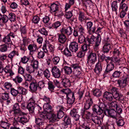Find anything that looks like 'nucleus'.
Masks as SVG:
<instances>
[{"label": "nucleus", "mask_w": 129, "mask_h": 129, "mask_svg": "<svg viewBox=\"0 0 129 129\" xmlns=\"http://www.w3.org/2000/svg\"><path fill=\"white\" fill-rule=\"evenodd\" d=\"M111 92L106 91L103 95V98L109 101H112L113 98L116 101H120L122 103L124 102V98L123 95L118 91V89L113 87L111 89Z\"/></svg>", "instance_id": "obj_1"}, {"label": "nucleus", "mask_w": 129, "mask_h": 129, "mask_svg": "<svg viewBox=\"0 0 129 129\" xmlns=\"http://www.w3.org/2000/svg\"><path fill=\"white\" fill-rule=\"evenodd\" d=\"M71 68H73V72L76 73V75H79L81 72V68L79 62L73 63L71 65V67L65 66L63 68L64 73L67 75H70L72 72Z\"/></svg>", "instance_id": "obj_2"}, {"label": "nucleus", "mask_w": 129, "mask_h": 129, "mask_svg": "<svg viewBox=\"0 0 129 129\" xmlns=\"http://www.w3.org/2000/svg\"><path fill=\"white\" fill-rule=\"evenodd\" d=\"M86 40L87 41L88 43V46L89 47L90 44H93L95 43V46H98L100 43L101 41V36L100 34H98L96 37L93 36H92L90 38H86Z\"/></svg>", "instance_id": "obj_3"}, {"label": "nucleus", "mask_w": 129, "mask_h": 129, "mask_svg": "<svg viewBox=\"0 0 129 129\" xmlns=\"http://www.w3.org/2000/svg\"><path fill=\"white\" fill-rule=\"evenodd\" d=\"M10 92L11 94L14 97H16L18 94L25 95L27 92V90L21 86H18L16 89L14 88H11Z\"/></svg>", "instance_id": "obj_4"}, {"label": "nucleus", "mask_w": 129, "mask_h": 129, "mask_svg": "<svg viewBox=\"0 0 129 129\" xmlns=\"http://www.w3.org/2000/svg\"><path fill=\"white\" fill-rule=\"evenodd\" d=\"M87 61L86 64L87 66H92L94 64L97 60V56L95 53L91 52L87 56Z\"/></svg>", "instance_id": "obj_5"}, {"label": "nucleus", "mask_w": 129, "mask_h": 129, "mask_svg": "<svg viewBox=\"0 0 129 129\" xmlns=\"http://www.w3.org/2000/svg\"><path fill=\"white\" fill-rule=\"evenodd\" d=\"M120 69L115 71L111 76V79L119 78L122 75V73L124 72V70L126 69L125 67H120Z\"/></svg>", "instance_id": "obj_6"}, {"label": "nucleus", "mask_w": 129, "mask_h": 129, "mask_svg": "<svg viewBox=\"0 0 129 129\" xmlns=\"http://www.w3.org/2000/svg\"><path fill=\"white\" fill-rule=\"evenodd\" d=\"M86 101L84 104V110H87L89 109L93 104V101L91 96L88 95V97L87 96Z\"/></svg>", "instance_id": "obj_7"}, {"label": "nucleus", "mask_w": 129, "mask_h": 129, "mask_svg": "<svg viewBox=\"0 0 129 129\" xmlns=\"http://www.w3.org/2000/svg\"><path fill=\"white\" fill-rule=\"evenodd\" d=\"M51 72L53 76L55 78H58L60 77L61 72L56 66H54L52 68Z\"/></svg>", "instance_id": "obj_8"}, {"label": "nucleus", "mask_w": 129, "mask_h": 129, "mask_svg": "<svg viewBox=\"0 0 129 129\" xmlns=\"http://www.w3.org/2000/svg\"><path fill=\"white\" fill-rule=\"evenodd\" d=\"M14 114L15 115H21L24 114V113L22 112L19 108V106L18 103H16L13 106L12 108Z\"/></svg>", "instance_id": "obj_9"}, {"label": "nucleus", "mask_w": 129, "mask_h": 129, "mask_svg": "<svg viewBox=\"0 0 129 129\" xmlns=\"http://www.w3.org/2000/svg\"><path fill=\"white\" fill-rule=\"evenodd\" d=\"M30 102L27 106V108L28 110L30 113L33 114L34 112L35 102L32 99H30Z\"/></svg>", "instance_id": "obj_10"}, {"label": "nucleus", "mask_w": 129, "mask_h": 129, "mask_svg": "<svg viewBox=\"0 0 129 129\" xmlns=\"http://www.w3.org/2000/svg\"><path fill=\"white\" fill-rule=\"evenodd\" d=\"M69 48L72 52H76L79 49L78 43L75 42H71Z\"/></svg>", "instance_id": "obj_11"}, {"label": "nucleus", "mask_w": 129, "mask_h": 129, "mask_svg": "<svg viewBox=\"0 0 129 129\" xmlns=\"http://www.w3.org/2000/svg\"><path fill=\"white\" fill-rule=\"evenodd\" d=\"M64 128L68 127L71 128V121L70 118L68 116H64Z\"/></svg>", "instance_id": "obj_12"}, {"label": "nucleus", "mask_w": 129, "mask_h": 129, "mask_svg": "<svg viewBox=\"0 0 129 129\" xmlns=\"http://www.w3.org/2000/svg\"><path fill=\"white\" fill-rule=\"evenodd\" d=\"M114 65L113 63L107 64L106 68L103 75L104 77H106L105 75L112 71L114 68Z\"/></svg>", "instance_id": "obj_13"}, {"label": "nucleus", "mask_w": 129, "mask_h": 129, "mask_svg": "<svg viewBox=\"0 0 129 129\" xmlns=\"http://www.w3.org/2000/svg\"><path fill=\"white\" fill-rule=\"evenodd\" d=\"M37 82L35 81L31 82L29 86V91L31 92H34L37 91L38 88Z\"/></svg>", "instance_id": "obj_14"}, {"label": "nucleus", "mask_w": 129, "mask_h": 129, "mask_svg": "<svg viewBox=\"0 0 129 129\" xmlns=\"http://www.w3.org/2000/svg\"><path fill=\"white\" fill-rule=\"evenodd\" d=\"M78 111L76 109H73L71 110L70 114L73 117L75 121H77L79 119L80 116L77 114Z\"/></svg>", "instance_id": "obj_15"}, {"label": "nucleus", "mask_w": 129, "mask_h": 129, "mask_svg": "<svg viewBox=\"0 0 129 129\" xmlns=\"http://www.w3.org/2000/svg\"><path fill=\"white\" fill-rule=\"evenodd\" d=\"M18 115L21 116V117H19L18 120L19 122L24 124V123L27 122L29 120V118L26 113H24V114L21 115Z\"/></svg>", "instance_id": "obj_16"}, {"label": "nucleus", "mask_w": 129, "mask_h": 129, "mask_svg": "<svg viewBox=\"0 0 129 129\" xmlns=\"http://www.w3.org/2000/svg\"><path fill=\"white\" fill-rule=\"evenodd\" d=\"M103 66L100 62H98L96 64L94 69V72L97 74H100L102 70Z\"/></svg>", "instance_id": "obj_17"}, {"label": "nucleus", "mask_w": 129, "mask_h": 129, "mask_svg": "<svg viewBox=\"0 0 129 129\" xmlns=\"http://www.w3.org/2000/svg\"><path fill=\"white\" fill-rule=\"evenodd\" d=\"M117 83L121 88H124L127 84L128 82L127 78H125L123 79H119L117 80Z\"/></svg>", "instance_id": "obj_18"}, {"label": "nucleus", "mask_w": 129, "mask_h": 129, "mask_svg": "<svg viewBox=\"0 0 129 129\" xmlns=\"http://www.w3.org/2000/svg\"><path fill=\"white\" fill-rule=\"evenodd\" d=\"M28 49L30 53H33L38 50L37 46L35 43L29 45L28 46Z\"/></svg>", "instance_id": "obj_19"}, {"label": "nucleus", "mask_w": 129, "mask_h": 129, "mask_svg": "<svg viewBox=\"0 0 129 129\" xmlns=\"http://www.w3.org/2000/svg\"><path fill=\"white\" fill-rule=\"evenodd\" d=\"M66 97L67 104H69V105L71 106L74 103L75 101V98L74 93L72 94H71V95H69Z\"/></svg>", "instance_id": "obj_20"}, {"label": "nucleus", "mask_w": 129, "mask_h": 129, "mask_svg": "<svg viewBox=\"0 0 129 129\" xmlns=\"http://www.w3.org/2000/svg\"><path fill=\"white\" fill-rule=\"evenodd\" d=\"M58 40L59 43L61 44H64L66 41L67 38L64 34H58Z\"/></svg>", "instance_id": "obj_21"}, {"label": "nucleus", "mask_w": 129, "mask_h": 129, "mask_svg": "<svg viewBox=\"0 0 129 129\" xmlns=\"http://www.w3.org/2000/svg\"><path fill=\"white\" fill-rule=\"evenodd\" d=\"M61 83L63 86L65 87H70L71 85L70 80L66 78L62 80Z\"/></svg>", "instance_id": "obj_22"}, {"label": "nucleus", "mask_w": 129, "mask_h": 129, "mask_svg": "<svg viewBox=\"0 0 129 129\" xmlns=\"http://www.w3.org/2000/svg\"><path fill=\"white\" fill-rule=\"evenodd\" d=\"M8 72V70L6 71L3 69V66L2 65V62L0 61V77L1 76L4 79V75Z\"/></svg>", "instance_id": "obj_23"}, {"label": "nucleus", "mask_w": 129, "mask_h": 129, "mask_svg": "<svg viewBox=\"0 0 129 129\" xmlns=\"http://www.w3.org/2000/svg\"><path fill=\"white\" fill-rule=\"evenodd\" d=\"M9 98V94L8 93L6 92L2 93V98H0V101L2 103H4V100H8Z\"/></svg>", "instance_id": "obj_24"}, {"label": "nucleus", "mask_w": 129, "mask_h": 129, "mask_svg": "<svg viewBox=\"0 0 129 129\" xmlns=\"http://www.w3.org/2000/svg\"><path fill=\"white\" fill-rule=\"evenodd\" d=\"M107 114V113L108 115L110 116L111 117H115V116L116 115V111L115 109H107V110H106Z\"/></svg>", "instance_id": "obj_25"}, {"label": "nucleus", "mask_w": 129, "mask_h": 129, "mask_svg": "<svg viewBox=\"0 0 129 129\" xmlns=\"http://www.w3.org/2000/svg\"><path fill=\"white\" fill-rule=\"evenodd\" d=\"M99 108L100 110L102 111V113H103L105 115H107V113L106 112V110L107 109V107L104 104L101 103H100V105L99 106Z\"/></svg>", "instance_id": "obj_26"}, {"label": "nucleus", "mask_w": 129, "mask_h": 129, "mask_svg": "<svg viewBox=\"0 0 129 129\" xmlns=\"http://www.w3.org/2000/svg\"><path fill=\"white\" fill-rule=\"evenodd\" d=\"M92 109L94 113H95L98 114L100 115L102 113V111L100 110L99 106L97 105H93L92 108Z\"/></svg>", "instance_id": "obj_27"}, {"label": "nucleus", "mask_w": 129, "mask_h": 129, "mask_svg": "<svg viewBox=\"0 0 129 129\" xmlns=\"http://www.w3.org/2000/svg\"><path fill=\"white\" fill-rule=\"evenodd\" d=\"M48 117L50 122L53 123L54 122L57 120V118L56 115L53 113L52 114H49Z\"/></svg>", "instance_id": "obj_28"}, {"label": "nucleus", "mask_w": 129, "mask_h": 129, "mask_svg": "<svg viewBox=\"0 0 129 129\" xmlns=\"http://www.w3.org/2000/svg\"><path fill=\"white\" fill-rule=\"evenodd\" d=\"M111 7L112 11L115 12L117 14V10L118 9V6L117 1H113L112 3Z\"/></svg>", "instance_id": "obj_29"}, {"label": "nucleus", "mask_w": 129, "mask_h": 129, "mask_svg": "<svg viewBox=\"0 0 129 129\" xmlns=\"http://www.w3.org/2000/svg\"><path fill=\"white\" fill-rule=\"evenodd\" d=\"M60 91L63 94L66 95V97L69 95H71V94H72L74 93L73 92H72L71 90L68 88L63 89L61 90Z\"/></svg>", "instance_id": "obj_30"}, {"label": "nucleus", "mask_w": 129, "mask_h": 129, "mask_svg": "<svg viewBox=\"0 0 129 129\" xmlns=\"http://www.w3.org/2000/svg\"><path fill=\"white\" fill-rule=\"evenodd\" d=\"M2 42H4L5 44L9 45L11 44L12 42L10 37L8 35H7L3 38L2 41Z\"/></svg>", "instance_id": "obj_31"}, {"label": "nucleus", "mask_w": 129, "mask_h": 129, "mask_svg": "<svg viewBox=\"0 0 129 129\" xmlns=\"http://www.w3.org/2000/svg\"><path fill=\"white\" fill-rule=\"evenodd\" d=\"M78 19L81 22L85 20L86 16L85 15L84 13L81 11H80L78 13Z\"/></svg>", "instance_id": "obj_32"}, {"label": "nucleus", "mask_w": 129, "mask_h": 129, "mask_svg": "<svg viewBox=\"0 0 129 129\" xmlns=\"http://www.w3.org/2000/svg\"><path fill=\"white\" fill-rule=\"evenodd\" d=\"M44 111L47 114H52L53 113V111L51 106L50 105H48L47 107H46L44 108Z\"/></svg>", "instance_id": "obj_33"}, {"label": "nucleus", "mask_w": 129, "mask_h": 129, "mask_svg": "<svg viewBox=\"0 0 129 129\" xmlns=\"http://www.w3.org/2000/svg\"><path fill=\"white\" fill-rule=\"evenodd\" d=\"M19 55L18 52L15 50L11 52L8 55V57L10 58L11 60H12L13 58L16 55L18 56Z\"/></svg>", "instance_id": "obj_34"}, {"label": "nucleus", "mask_w": 129, "mask_h": 129, "mask_svg": "<svg viewBox=\"0 0 129 129\" xmlns=\"http://www.w3.org/2000/svg\"><path fill=\"white\" fill-rule=\"evenodd\" d=\"M111 49V46L104 45L103 46L102 51L103 53H108Z\"/></svg>", "instance_id": "obj_35"}, {"label": "nucleus", "mask_w": 129, "mask_h": 129, "mask_svg": "<svg viewBox=\"0 0 129 129\" xmlns=\"http://www.w3.org/2000/svg\"><path fill=\"white\" fill-rule=\"evenodd\" d=\"M86 38L83 35H80L78 37V42L81 44L82 43L84 42L85 43L87 42L86 41Z\"/></svg>", "instance_id": "obj_36"}, {"label": "nucleus", "mask_w": 129, "mask_h": 129, "mask_svg": "<svg viewBox=\"0 0 129 129\" xmlns=\"http://www.w3.org/2000/svg\"><path fill=\"white\" fill-rule=\"evenodd\" d=\"M39 62L36 60H33L31 62V65L36 70H37L38 67Z\"/></svg>", "instance_id": "obj_37"}, {"label": "nucleus", "mask_w": 129, "mask_h": 129, "mask_svg": "<svg viewBox=\"0 0 129 129\" xmlns=\"http://www.w3.org/2000/svg\"><path fill=\"white\" fill-rule=\"evenodd\" d=\"M48 89L51 92L53 91L55 87L53 83L51 81H49L48 82Z\"/></svg>", "instance_id": "obj_38"}, {"label": "nucleus", "mask_w": 129, "mask_h": 129, "mask_svg": "<svg viewBox=\"0 0 129 129\" xmlns=\"http://www.w3.org/2000/svg\"><path fill=\"white\" fill-rule=\"evenodd\" d=\"M8 47L6 44L2 45L0 46V51L2 52H6Z\"/></svg>", "instance_id": "obj_39"}, {"label": "nucleus", "mask_w": 129, "mask_h": 129, "mask_svg": "<svg viewBox=\"0 0 129 129\" xmlns=\"http://www.w3.org/2000/svg\"><path fill=\"white\" fill-rule=\"evenodd\" d=\"M57 5L54 3L52 4L50 7L51 10L53 12H55L58 10Z\"/></svg>", "instance_id": "obj_40"}, {"label": "nucleus", "mask_w": 129, "mask_h": 129, "mask_svg": "<svg viewBox=\"0 0 129 129\" xmlns=\"http://www.w3.org/2000/svg\"><path fill=\"white\" fill-rule=\"evenodd\" d=\"M1 126L5 129H7L9 128V124L7 122L2 121L0 124Z\"/></svg>", "instance_id": "obj_41"}, {"label": "nucleus", "mask_w": 129, "mask_h": 129, "mask_svg": "<svg viewBox=\"0 0 129 129\" xmlns=\"http://www.w3.org/2000/svg\"><path fill=\"white\" fill-rule=\"evenodd\" d=\"M77 30L78 33H80L81 35H83L84 33V28L82 25H80L77 27Z\"/></svg>", "instance_id": "obj_42"}, {"label": "nucleus", "mask_w": 129, "mask_h": 129, "mask_svg": "<svg viewBox=\"0 0 129 129\" xmlns=\"http://www.w3.org/2000/svg\"><path fill=\"white\" fill-rule=\"evenodd\" d=\"M39 115L40 117L44 119H48V117L49 116V114H47L44 111L41 112L40 114Z\"/></svg>", "instance_id": "obj_43"}, {"label": "nucleus", "mask_w": 129, "mask_h": 129, "mask_svg": "<svg viewBox=\"0 0 129 129\" xmlns=\"http://www.w3.org/2000/svg\"><path fill=\"white\" fill-rule=\"evenodd\" d=\"M102 92L99 89H95L93 91V95L97 97L100 96L102 95Z\"/></svg>", "instance_id": "obj_44"}, {"label": "nucleus", "mask_w": 129, "mask_h": 129, "mask_svg": "<svg viewBox=\"0 0 129 129\" xmlns=\"http://www.w3.org/2000/svg\"><path fill=\"white\" fill-rule=\"evenodd\" d=\"M9 20L11 21L14 22L16 20V15L13 13H10L9 15Z\"/></svg>", "instance_id": "obj_45"}, {"label": "nucleus", "mask_w": 129, "mask_h": 129, "mask_svg": "<svg viewBox=\"0 0 129 129\" xmlns=\"http://www.w3.org/2000/svg\"><path fill=\"white\" fill-rule=\"evenodd\" d=\"M35 70L31 65L26 68V71L30 74L34 73Z\"/></svg>", "instance_id": "obj_46"}, {"label": "nucleus", "mask_w": 129, "mask_h": 129, "mask_svg": "<svg viewBox=\"0 0 129 129\" xmlns=\"http://www.w3.org/2000/svg\"><path fill=\"white\" fill-rule=\"evenodd\" d=\"M45 83L44 81H40L38 83L37 82L38 87V89L41 90L42 89L44 88L45 86Z\"/></svg>", "instance_id": "obj_47"}, {"label": "nucleus", "mask_w": 129, "mask_h": 129, "mask_svg": "<svg viewBox=\"0 0 129 129\" xmlns=\"http://www.w3.org/2000/svg\"><path fill=\"white\" fill-rule=\"evenodd\" d=\"M86 110H82L81 111V114L82 116L85 115L88 117H90L92 116V114L90 112L86 111Z\"/></svg>", "instance_id": "obj_48"}, {"label": "nucleus", "mask_w": 129, "mask_h": 129, "mask_svg": "<svg viewBox=\"0 0 129 129\" xmlns=\"http://www.w3.org/2000/svg\"><path fill=\"white\" fill-rule=\"evenodd\" d=\"M25 40H23V42L22 44H21L20 46V50H21L23 53L26 50V42H24Z\"/></svg>", "instance_id": "obj_49"}, {"label": "nucleus", "mask_w": 129, "mask_h": 129, "mask_svg": "<svg viewBox=\"0 0 129 129\" xmlns=\"http://www.w3.org/2000/svg\"><path fill=\"white\" fill-rule=\"evenodd\" d=\"M61 25L60 22L59 21H56L52 24V26L54 28L57 29Z\"/></svg>", "instance_id": "obj_50"}, {"label": "nucleus", "mask_w": 129, "mask_h": 129, "mask_svg": "<svg viewBox=\"0 0 129 129\" xmlns=\"http://www.w3.org/2000/svg\"><path fill=\"white\" fill-rule=\"evenodd\" d=\"M64 54L67 56H72L71 52L67 48H66L64 50Z\"/></svg>", "instance_id": "obj_51"}, {"label": "nucleus", "mask_w": 129, "mask_h": 129, "mask_svg": "<svg viewBox=\"0 0 129 129\" xmlns=\"http://www.w3.org/2000/svg\"><path fill=\"white\" fill-rule=\"evenodd\" d=\"M92 120L95 123L98 124L99 125L101 124V120L97 117H96L94 119L92 118Z\"/></svg>", "instance_id": "obj_52"}, {"label": "nucleus", "mask_w": 129, "mask_h": 129, "mask_svg": "<svg viewBox=\"0 0 129 129\" xmlns=\"http://www.w3.org/2000/svg\"><path fill=\"white\" fill-rule=\"evenodd\" d=\"M111 41L109 37H107L106 39L103 40V43L104 45L111 46Z\"/></svg>", "instance_id": "obj_53"}, {"label": "nucleus", "mask_w": 129, "mask_h": 129, "mask_svg": "<svg viewBox=\"0 0 129 129\" xmlns=\"http://www.w3.org/2000/svg\"><path fill=\"white\" fill-rule=\"evenodd\" d=\"M60 60L59 57L57 56H55L53 57L52 59L53 64L54 65L57 64L59 62Z\"/></svg>", "instance_id": "obj_54"}, {"label": "nucleus", "mask_w": 129, "mask_h": 129, "mask_svg": "<svg viewBox=\"0 0 129 129\" xmlns=\"http://www.w3.org/2000/svg\"><path fill=\"white\" fill-rule=\"evenodd\" d=\"M39 31L43 35L46 36L48 35V32L44 28H43L39 30Z\"/></svg>", "instance_id": "obj_55"}, {"label": "nucleus", "mask_w": 129, "mask_h": 129, "mask_svg": "<svg viewBox=\"0 0 129 129\" xmlns=\"http://www.w3.org/2000/svg\"><path fill=\"white\" fill-rule=\"evenodd\" d=\"M45 56V53L42 51H38L37 57L39 58H43Z\"/></svg>", "instance_id": "obj_56"}, {"label": "nucleus", "mask_w": 129, "mask_h": 129, "mask_svg": "<svg viewBox=\"0 0 129 129\" xmlns=\"http://www.w3.org/2000/svg\"><path fill=\"white\" fill-rule=\"evenodd\" d=\"M43 73L44 76L47 79H48L50 77V74L48 70L46 69L44 71Z\"/></svg>", "instance_id": "obj_57"}, {"label": "nucleus", "mask_w": 129, "mask_h": 129, "mask_svg": "<svg viewBox=\"0 0 129 129\" xmlns=\"http://www.w3.org/2000/svg\"><path fill=\"white\" fill-rule=\"evenodd\" d=\"M128 5L125 4L120 5V9H122L123 11H127L128 10Z\"/></svg>", "instance_id": "obj_58"}, {"label": "nucleus", "mask_w": 129, "mask_h": 129, "mask_svg": "<svg viewBox=\"0 0 129 129\" xmlns=\"http://www.w3.org/2000/svg\"><path fill=\"white\" fill-rule=\"evenodd\" d=\"M67 27L62 26L61 29L60 30V34H66L67 35V33L68 31H67Z\"/></svg>", "instance_id": "obj_59"}, {"label": "nucleus", "mask_w": 129, "mask_h": 129, "mask_svg": "<svg viewBox=\"0 0 129 129\" xmlns=\"http://www.w3.org/2000/svg\"><path fill=\"white\" fill-rule=\"evenodd\" d=\"M25 79L26 81H30L32 80V76L30 74H26L24 76Z\"/></svg>", "instance_id": "obj_60"}, {"label": "nucleus", "mask_w": 129, "mask_h": 129, "mask_svg": "<svg viewBox=\"0 0 129 129\" xmlns=\"http://www.w3.org/2000/svg\"><path fill=\"white\" fill-rule=\"evenodd\" d=\"M118 56H116V57H114L113 58H112V62H113V63L115 65V64L116 65H117L119 63L120 59Z\"/></svg>", "instance_id": "obj_61"}, {"label": "nucleus", "mask_w": 129, "mask_h": 129, "mask_svg": "<svg viewBox=\"0 0 129 129\" xmlns=\"http://www.w3.org/2000/svg\"><path fill=\"white\" fill-rule=\"evenodd\" d=\"M109 106L110 109H115L117 106L116 102L114 101L111 103L110 104Z\"/></svg>", "instance_id": "obj_62"}, {"label": "nucleus", "mask_w": 129, "mask_h": 129, "mask_svg": "<svg viewBox=\"0 0 129 129\" xmlns=\"http://www.w3.org/2000/svg\"><path fill=\"white\" fill-rule=\"evenodd\" d=\"M120 49H118L117 48H115L114 49V50L113 51V53L114 56H119L120 54Z\"/></svg>", "instance_id": "obj_63"}, {"label": "nucleus", "mask_w": 129, "mask_h": 129, "mask_svg": "<svg viewBox=\"0 0 129 129\" xmlns=\"http://www.w3.org/2000/svg\"><path fill=\"white\" fill-rule=\"evenodd\" d=\"M73 14L72 11H69L66 12L65 15V16L67 19H69L72 16Z\"/></svg>", "instance_id": "obj_64"}]
</instances>
